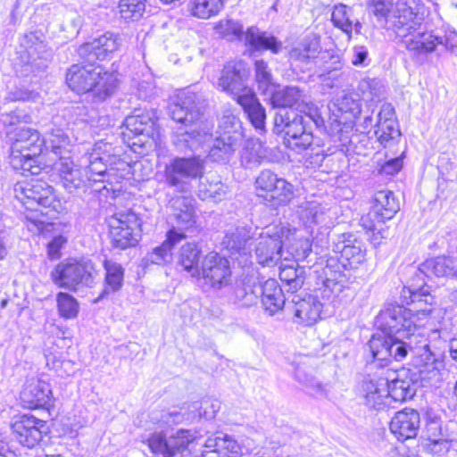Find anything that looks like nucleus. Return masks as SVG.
Segmentation results:
<instances>
[{
	"label": "nucleus",
	"mask_w": 457,
	"mask_h": 457,
	"mask_svg": "<svg viewBox=\"0 0 457 457\" xmlns=\"http://www.w3.org/2000/svg\"><path fill=\"white\" fill-rule=\"evenodd\" d=\"M117 9L121 19L136 21L143 16L145 10V0H120Z\"/></svg>",
	"instance_id": "49"
},
{
	"label": "nucleus",
	"mask_w": 457,
	"mask_h": 457,
	"mask_svg": "<svg viewBox=\"0 0 457 457\" xmlns=\"http://www.w3.org/2000/svg\"><path fill=\"white\" fill-rule=\"evenodd\" d=\"M195 438L192 431L186 429H179L170 436L164 431H154L147 436L145 443L155 457H175Z\"/></svg>",
	"instance_id": "14"
},
{
	"label": "nucleus",
	"mask_w": 457,
	"mask_h": 457,
	"mask_svg": "<svg viewBox=\"0 0 457 457\" xmlns=\"http://www.w3.org/2000/svg\"><path fill=\"white\" fill-rule=\"evenodd\" d=\"M420 423V413L413 409L405 408L392 418L390 430L398 440L404 441L416 436Z\"/></svg>",
	"instance_id": "27"
},
{
	"label": "nucleus",
	"mask_w": 457,
	"mask_h": 457,
	"mask_svg": "<svg viewBox=\"0 0 457 457\" xmlns=\"http://www.w3.org/2000/svg\"><path fill=\"white\" fill-rule=\"evenodd\" d=\"M334 105L341 115H337L338 120L354 121L356 116L360 114L361 108L358 101L351 96L345 95L337 98Z\"/></svg>",
	"instance_id": "52"
},
{
	"label": "nucleus",
	"mask_w": 457,
	"mask_h": 457,
	"mask_svg": "<svg viewBox=\"0 0 457 457\" xmlns=\"http://www.w3.org/2000/svg\"><path fill=\"white\" fill-rule=\"evenodd\" d=\"M331 21L336 28L347 35L348 39L352 38L353 31L356 34L361 33L362 24L353 16V8L346 4H338L334 6Z\"/></svg>",
	"instance_id": "31"
},
{
	"label": "nucleus",
	"mask_w": 457,
	"mask_h": 457,
	"mask_svg": "<svg viewBox=\"0 0 457 457\" xmlns=\"http://www.w3.org/2000/svg\"><path fill=\"white\" fill-rule=\"evenodd\" d=\"M22 148L21 151L17 153V154H12L11 156H20L21 154H25L24 156H38L42 152V148L44 146V139H41L40 134L37 131V133H32L30 137L24 143H22Z\"/></svg>",
	"instance_id": "60"
},
{
	"label": "nucleus",
	"mask_w": 457,
	"mask_h": 457,
	"mask_svg": "<svg viewBox=\"0 0 457 457\" xmlns=\"http://www.w3.org/2000/svg\"><path fill=\"white\" fill-rule=\"evenodd\" d=\"M270 95L271 96V102L276 107H283L282 109L290 107L296 110L300 109L303 112V109L307 105L305 95L297 87L289 86L280 90H275L274 88Z\"/></svg>",
	"instance_id": "33"
},
{
	"label": "nucleus",
	"mask_w": 457,
	"mask_h": 457,
	"mask_svg": "<svg viewBox=\"0 0 457 457\" xmlns=\"http://www.w3.org/2000/svg\"><path fill=\"white\" fill-rule=\"evenodd\" d=\"M296 297L295 296L293 299L295 303V322L308 327L314 325L320 318L322 303L317 296L312 295H308L297 300Z\"/></svg>",
	"instance_id": "29"
},
{
	"label": "nucleus",
	"mask_w": 457,
	"mask_h": 457,
	"mask_svg": "<svg viewBox=\"0 0 457 457\" xmlns=\"http://www.w3.org/2000/svg\"><path fill=\"white\" fill-rule=\"evenodd\" d=\"M15 439L23 446L33 448L47 433L46 423L33 415L23 414L14 418L11 424Z\"/></svg>",
	"instance_id": "17"
},
{
	"label": "nucleus",
	"mask_w": 457,
	"mask_h": 457,
	"mask_svg": "<svg viewBox=\"0 0 457 457\" xmlns=\"http://www.w3.org/2000/svg\"><path fill=\"white\" fill-rule=\"evenodd\" d=\"M254 189L258 197L274 206L286 205L295 196L294 186L268 169L256 177Z\"/></svg>",
	"instance_id": "13"
},
{
	"label": "nucleus",
	"mask_w": 457,
	"mask_h": 457,
	"mask_svg": "<svg viewBox=\"0 0 457 457\" xmlns=\"http://www.w3.org/2000/svg\"><path fill=\"white\" fill-rule=\"evenodd\" d=\"M298 217L312 237V245L318 244V235H321L320 241H326V235L320 229L328 228L332 224L329 209L317 200L305 201L298 206Z\"/></svg>",
	"instance_id": "15"
},
{
	"label": "nucleus",
	"mask_w": 457,
	"mask_h": 457,
	"mask_svg": "<svg viewBox=\"0 0 457 457\" xmlns=\"http://www.w3.org/2000/svg\"><path fill=\"white\" fill-rule=\"evenodd\" d=\"M20 398L23 406L28 409L45 408L52 402L51 386L42 378H27L21 391Z\"/></svg>",
	"instance_id": "21"
},
{
	"label": "nucleus",
	"mask_w": 457,
	"mask_h": 457,
	"mask_svg": "<svg viewBox=\"0 0 457 457\" xmlns=\"http://www.w3.org/2000/svg\"><path fill=\"white\" fill-rule=\"evenodd\" d=\"M315 71L319 77H326L332 75L333 78H337L343 73V60L340 54L332 50H323L321 54L314 62Z\"/></svg>",
	"instance_id": "38"
},
{
	"label": "nucleus",
	"mask_w": 457,
	"mask_h": 457,
	"mask_svg": "<svg viewBox=\"0 0 457 457\" xmlns=\"http://www.w3.org/2000/svg\"><path fill=\"white\" fill-rule=\"evenodd\" d=\"M320 120L316 113L299 114L294 110L280 109L274 118V130L284 133L287 146L300 154L312 145V129L319 126Z\"/></svg>",
	"instance_id": "7"
},
{
	"label": "nucleus",
	"mask_w": 457,
	"mask_h": 457,
	"mask_svg": "<svg viewBox=\"0 0 457 457\" xmlns=\"http://www.w3.org/2000/svg\"><path fill=\"white\" fill-rule=\"evenodd\" d=\"M245 43L254 50H270L273 54H278L281 49V42L274 36L254 27L247 29Z\"/></svg>",
	"instance_id": "40"
},
{
	"label": "nucleus",
	"mask_w": 457,
	"mask_h": 457,
	"mask_svg": "<svg viewBox=\"0 0 457 457\" xmlns=\"http://www.w3.org/2000/svg\"><path fill=\"white\" fill-rule=\"evenodd\" d=\"M386 378L380 375H368L356 386V395L369 409L377 411L389 407Z\"/></svg>",
	"instance_id": "16"
},
{
	"label": "nucleus",
	"mask_w": 457,
	"mask_h": 457,
	"mask_svg": "<svg viewBox=\"0 0 457 457\" xmlns=\"http://www.w3.org/2000/svg\"><path fill=\"white\" fill-rule=\"evenodd\" d=\"M185 234L179 232L175 228L167 232L166 240L159 246L153 249L146 256V261L154 264H164L172 260V249L174 245L185 238Z\"/></svg>",
	"instance_id": "35"
},
{
	"label": "nucleus",
	"mask_w": 457,
	"mask_h": 457,
	"mask_svg": "<svg viewBox=\"0 0 457 457\" xmlns=\"http://www.w3.org/2000/svg\"><path fill=\"white\" fill-rule=\"evenodd\" d=\"M154 118L153 112L136 109L133 114L126 117L123 125L134 135H150L154 130Z\"/></svg>",
	"instance_id": "39"
},
{
	"label": "nucleus",
	"mask_w": 457,
	"mask_h": 457,
	"mask_svg": "<svg viewBox=\"0 0 457 457\" xmlns=\"http://www.w3.org/2000/svg\"><path fill=\"white\" fill-rule=\"evenodd\" d=\"M14 197L28 210L26 220L32 225H28L29 230L34 228L40 231L45 221L39 213L38 207L50 208L58 211L61 202L56 198L54 189L46 182L31 179L18 181L13 187Z\"/></svg>",
	"instance_id": "6"
},
{
	"label": "nucleus",
	"mask_w": 457,
	"mask_h": 457,
	"mask_svg": "<svg viewBox=\"0 0 457 457\" xmlns=\"http://www.w3.org/2000/svg\"><path fill=\"white\" fill-rule=\"evenodd\" d=\"M220 136H227L235 142L243 143L245 137L242 123L238 117L233 113H226L220 121Z\"/></svg>",
	"instance_id": "46"
},
{
	"label": "nucleus",
	"mask_w": 457,
	"mask_h": 457,
	"mask_svg": "<svg viewBox=\"0 0 457 457\" xmlns=\"http://www.w3.org/2000/svg\"><path fill=\"white\" fill-rule=\"evenodd\" d=\"M322 51L320 36L314 32H309L291 48L289 60L307 67L314 64Z\"/></svg>",
	"instance_id": "25"
},
{
	"label": "nucleus",
	"mask_w": 457,
	"mask_h": 457,
	"mask_svg": "<svg viewBox=\"0 0 457 457\" xmlns=\"http://www.w3.org/2000/svg\"><path fill=\"white\" fill-rule=\"evenodd\" d=\"M428 10L422 0H397L394 14L396 37L415 58L435 52L444 44V37L426 29Z\"/></svg>",
	"instance_id": "4"
},
{
	"label": "nucleus",
	"mask_w": 457,
	"mask_h": 457,
	"mask_svg": "<svg viewBox=\"0 0 457 457\" xmlns=\"http://www.w3.org/2000/svg\"><path fill=\"white\" fill-rule=\"evenodd\" d=\"M150 417L154 423L158 424L162 428H170L181 423L185 420V414L182 413L181 410H178L177 408L162 411H153Z\"/></svg>",
	"instance_id": "55"
},
{
	"label": "nucleus",
	"mask_w": 457,
	"mask_h": 457,
	"mask_svg": "<svg viewBox=\"0 0 457 457\" xmlns=\"http://www.w3.org/2000/svg\"><path fill=\"white\" fill-rule=\"evenodd\" d=\"M94 272L95 268L91 260L68 258L54 268L50 277L57 287L77 291L80 287H91Z\"/></svg>",
	"instance_id": "11"
},
{
	"label": "nucleus",
	"mask_w": 457,
	"mask_h": 457,
	"mask_svg": "<svg viewBox=\"0 0 457 457\" xmlns=\"http://www.w3.org/2000/svg\"><path fill=\"white\" fill-rule=\"evenodd\" d=\"M27 116L23 115L20 111H13L11 112L1 113L0 122L7 128H12L20 123L21 119H26Z\"/></svg>",
	"instance_id": "64"
},
{
	"label": "nucleus",
	"mask_w": 457,
	"mask_h": 457,
	"mask_svg": "<svg viewBox=\"0 0 457 457\" xmlns=\"http://www.w3.org/2000/svg\"><path fill=\"white\" fill-rule=\"evenodd\" d=\"M141 230H134L131 227L129 228L118 229L114 227L110 228V237L112 245L116 248L126 249L134 246L140 238Z\"/></svg>",
	"instance_id": "47"
},
{
	"label": "nucleus",
	"mask_w": 457,
	"mask_h": 457,
	"mask_svg": "<svg viewBox=\"0 0 457 457\" xmlns=\"http://www.w3.org/2000/svg\"><path fill=\"white\" fill-rule=\"evenodd\" d=\"M395 114V109L391 104H382L378 113L374 134L384 147L394 145L401 136Z\"/></svg>",
	"instance_id": "24"
},
{
	"label": "nucleus",
	"mask_w": 457,
	"mask_h": 457,
	"mask_svg": "<svg viewBox=\"0 0 457 457\" xmlns=\"http://www.w3.org/2000/svg\"><path fill=\"white\" fill-rule=\"evenodd\" d=\"M226 0H190L188 12L197 19L208 20L217 16L225 7Z\"/></svg>",
	"instance_id": "42"
},
{
	"label": "nucleus",
	"mask_w": 457,
	"mask_h": 457,
	"mask_svg": "<svg viewBox=\"0 0 457 457\" xmlns=\"http://www.w3.org/2000/svg\"><path fill=\"white\" fill-rule=\"evenodd\" d=\"M120 45L121 38L120 35L107 31L81 45L78 53L81 58L92 62L95 60H105L111 57Z\"/></svg>",
	"instance_id": "18"
},
{
	"label": "nucleus",
	"mask_w": 457,
	"mask_h": 457,
	"mask_svg": "<svg viewBox=\"0 0 457 457\" xmlns=\"http://www.w3.org/2000/svg\"><path fill=\"white\" fill-rule=\"evenodd\" d=\"M400 376V374H397L395 378L391 379L386 377L389 406L393 402H403L413 395V391L411 388V380L401 378Z\"/></svg>",
	"instance_id": "44"
},
{
	"label": "nucleus",
	"mask_w": 457,
	"mask_h": 457,
	"mask_svg": "<svg viewBox=\"0 0 457 457\" xmlns=\"http://www.w3.org/2000/svg\"><path fill=\"white\" fill-rule=\"evenodd\" d=\"M228 261L215 252H211L203 260L200 275L212 287H220L228 283L230 277Z\"/></svg>",
	"instance_id": "23"
},
{
	"label": "nucleus",
	"mask_w": 457,
	"mask_h": 457,
	"mask_svg": "<svg viewBox=\"0 0 457 457\" xmlns=\"http://www.w3.org/2000/svg\"><path fill=\"white\" fill-rule=\"evenodd\" d=\"M239 151L240 162L245 169H253L260 165L266 157V149L259 138L250 137L241 145Z\"/></svg>",
	"instance_id": "34"
},
{
	"label": "nucleus",
	"mask_w": 457,
	"mask_h": 457,
	"mask_svg": "<svg viewBox=\"0 0 457 457\" xmlns=\"http://www.w3.org/2000/svg\"><path fill=\"white\" fill-rule=\"evenodd\" d=\"M203 457H241L238 443L230 436L217 432L209 436L204 443Z\"/></svg>",
	"instance_id": "26"
},
{
	"label": "nucleus",
	"mask_w": 457,
	"mask_h": 457,
	"mask_svg": "<svg viewBox=\"0 0 457 457\" xmlns=\"http://www.w3.org/2000/svg\"><path fill=\"white\" fill-rule=\"evenodd\" d=\"M173 213L170 217L173 228L179 232L187 230L195 224V212L191 199L185 196L173 198L171 201Z\"/></svg>",
	"instance_id": "30"
},
{
	"label": "nucleus",
	"mask_w": 457,
	"mask_h": 457,
	"mask_svg": "<svg viewBox=\"0 0 457 457\" xmlns=\"http://www.w3.org/2000/svg\"><path fill=\"white\" fill-rule=\"evenodd\" d=\"M399 210V202L392 191L380 190L375 193L370 211L360 220L361 226L371 233L370 240L373 244H379V239L384 237V223L393 219Z\"/></svg>",
	"instance_id": "10"
},
{
	"label": "nucleus",
	"mask_w": 457,
	"mask_h": 457,
	"mask_svg": "<svg viewBox=\"0 0 457 457\" xmlns=\"http://www.w3.org/2000/svg\"><path fill=\"white\" fill-rule=\"evenodd\" d=\"M427 311L412 312L402 305L388 304L377 315L375 333L368 343L374 361L386 366L392 360L402 361L412 351V339L424 337L428 320Z\"/></svg>",
	"instance_id": "2"
},
{
	"label": "nucleus",
	"mask_w": 457,
	"mask_h": 457,
	"mask_svg": "<svg viewBox=\"0 0 457 457\" xmlns=\"http://www.w3.org/2000/svg\"><path fill=\"white\" fill-rule=\"evenodd\" d=\"M97 65L73 64L67 71L66 83L68 87L79 94L87 93L92 89L93 81L98 77Z\"/></svg>",
	"instance_id": "28"
},
{
	"label": "nucleus",
	"mask_w": 457,
	"mask_h": 457,
	"mask_svg": "<svg viewBox=\"0 0 457 457\" xmlns=\"http://www.w3.org/2000/svg\"><path fill=\"white\" fill-rule=\"evenodd\" d=\"M457 270V259L453 257L438 256L428 259L422 262L415 273V283L404 287L402 293L404 298L403 303L409 304L420 301L421 296L428 294L426 288L427 282L425 278L432 276L441 278H453Z\"/></svg>",
	"instance_id": "9"
},
{
	"label": "nucleus",
	"mask_w": 457,
	"mask_h": 457,
	"mask_svg": "<svg viewBox=\"0 0 457 457\" xmlns=\"http://www.w3.org/2000/svg\"><path fill=\"white\" fill-rule=\"evenodd\" d=\"M332 250L340 254V260L346 268L356 269L364 262L366 249L364 244L355 235L344 233L337 236L333 242Z\"/></svg>",
	"instance_id": "19"
},
{
	"label": "nucleus",
	"mask_w": 457,
	"mask_h": 457,
	"mask_svg": "<svg viewBox=\"0 0 457 457\" xmlns=\"http://www.w3.org/2000/svg\"><path fill=\"white\" fill-rule=\"evenodd\" d=\"M370 54L367 46L354 45L351 49V62L357 67H367L370 63Z\"/></svg>",
	"instance_id": "62"
},
{
	"label": "nucleus",
	"mask_w": 457,
	"mask_h": 457,
	"mask_svg": "<svg viewBox=\"0 0 457 457\" xmlns=\"http://www.w3.org/2000/svg\"><path fill=\"white\" fill-rule=\"evenodd\" d=\"M56 303L59 315L66 320L78 316L79 305L75 297L69 293L59 292L56 295Z\"/></svg>",
	"instance_id": "51"
},
{
	"label": "nucleus",
	"mask_w": 457,
	"mask_h": 457,
	"mask_svg": "<svg viewBox=\"0 0 457 457\" xmlns=\"http://www.w3.org/2000/svg\"><path fill=\"white\" fill-rule=\"evenodd\" d=\"M228 192V187L222 183L216 175H209L199 185V197L203 200L212 199L219 202L224 199Z\"/></svg>",
	"instance_id": "41"
},
{
	"label": "nucleus",
	"mask_w": 457,
	"mask_h": 457,
	"mask_svg": "<svg viewBox=\"0 0 457 457\" xmlns=\"http://www.w3.org/2000/svg\"><path fill=\"white\" fill-rule=\"evenodd\" d=\"M201 250L195 243H187L180 248L179 262L193 277L200 276L199 258Z\"/></svg>",
	"instance_id": "43"
},
{
	"label": "nucleus",
	"mask_w": 457,
	"mask_h": 457,
	"mask_svg": "<svg viewBox=\"0 0 457 457\" xmlns=\"http://www.w3.org/2000/svg\"><path fill=\"white\" fill-rule=\"evenodd\" d=\"M201 96L189 90L177 94L170 106L171 119L180 123L175 132L174 144L182 152L201 151L208 153L213 162H228L242 143L235 142L227 136H220L213 139L214 124L204 118Z\"/></svg>",
	"instance_id": "1"
},
{
	"label": "nucleus",
	"mask_w": 457,
	"mask_h": 457,
	"mask_svg": "<svg viewBox=\"0 0 457 457\" xmlns=\"http://www.w3.org/2000/svg\"><path fill=\"white\" fill-rule=\"evenodd\" d=\"M303 270H297L293 266H286L280 269L279 278L285 281L291 290L296 291L302 287L303 278Z\"/></svg>",
	"instance_id": "57"
},
{
	"label": "nucleus",
	"mask_w": 457,
	"mask_h": 457,
	"mask_svg": "<svg viewBox=\"0 0 457 457\" xmlns=\"http://www.w3.org/2000/svg\"><path fill=\"white\" fill-rule=\"evenodd\" d=\"M295 378L305 386L307 394L317 398L326 396L325 386H322L316 378L307 374L302 368H297L295 370Z\"/></svg>",
	"instance_id": "54"
},
{
	"label": "nucleus",
	"mask_w": 457,
	"mask_h": 457,
	"mask_svg": "<svg viewBox=\"0 0 457 457\" xmlns=\"http://www.w3.org/2000/svg\"><path fill=\"white\" fill-rule=\"evenodd\" d=\"M109 228L117 227L118 229L129 228L131 227L134 230H141V223L138 216L132 211H120L115 212L109 218Z\"/></svg>",
	"instance_id": "50"
},
{
	"label": "nucleus",
	"mask_w": 457,
	"mask_h": 457,
	"mask_svg": "<svg viewBox=\"0 0 457 457\" xmlns=\"http://www.w3.org/2000/svg\"><path fill=\"white\" fill-rule=\"evenodd\" d=\"M415 362L423 381L435 386L442 381L445 368L443 353L434 351L429 345L425 344Z\"/></svg>",
	"instance_id": "20"
},
{
	"label": "nucleus",
	"mask_w": 457,
	"mask_h": 457,
	"mask_svg": "<svg viewBox=\"0 0 457 457\" xmlns=\"http://www.w3.org/2000/svg\"><path fill=\"white\" fill-rule=\"evenodd\" d=\"M25 154H21L20 156H11L10 155V162L12 166L15 170H21L22 171H28L32 175L38 174L40 171V167L37 164V156H24Z\"/></svg>",
	"instance_id": "59"
},
{
	"label": "nucleus",
	"mask_w": 457,
	"mask_h": 457,
	"mask_svg": "<svg viewBox=\"0 0 457 457\" xmlns=\"http://www.w3.org/2000/svg\"><path fill=\"white\" fill-rule=\"evenodd\" d=\"M204 170V162L200 155L175 157L165 165L164 177L168 185L187 192L191 187L190 181L202 178Z\"/></svg>",
	"instance_id": "12"
},
{
	"label": "nucleus",
	"mask_w": 457,
	"mask_h": 457,
	"mask_svg": "<svg viewBox=\"0 0 457 457\" xmlns=\"http://www.w3.org/2000/svg\"><path fill=\"white\" fill-rule=\"evenodd\" d=\"M253 239L249 237L248 231L245 228H237L228 230L223 239L222 244L232 251L246 253L248 248L253 245Z\"/></svg>",
	"instance_id": "45"
},
{
	"label": "nucleus",
	"mask_w": 457,
	"mask_h": 457,
	"mask_svg": "<svg viewBox=\"0 0 457 457\" xmlns=\"http://www.w3.org/2000/svg\"><path fill=\"white\" fill-rule=\"evenodd\" d=\"M96 72L99 73L93 81L92 89L89 92L99 101H104L112 96L118 87L117 74L97 64Z\"/></svg>",
	"instance_id": "32"
},
{
	"label": "nucleus",
	"mask_w": 457,
	"mask_h": 457,
	"mask_svg": "<svg viewBox=\"0 0 457 457\" xmlns=\"http://www.w3.org/2000/svg\"><path fill=\"white\" fill-rule=\"evenodd\" d=\"M254 68L258 89L264 95H270L275 88L271 70L263 60H257L254 63Z\"/></svg>",
	"instance_id": "48"
},
{
	"label": "nucleus",
	"mask_w": 457,
	"mask_h": 457,
	"mask_svg": "<svg viewBox=\"0 0 457 457\" xmlns=\"http://www.w3.org/2000/svg\"><path fill=\"white\" fill-rule=\"evenodd\" d=\"M234 301L241 306H252L261 298L262 304L270 315L282 310L285 304V296L278 282L269 278L263 282L257 278L245 279L234 289Z\"/></svg>",
	"instance_id": "8"
},
{
	"label": "nucleus",
	"mask_w": 457,
	"mask_h": 457,
	"mask_svg": "<svg viewBox=\"0 0 457 457\" xmlns=\"http://www.w3.org/2000/svg\"><path fill=\"white\" fill-rule=\"evenodd\" d=\"M44 355L46 358V365L49 369L58 370L62 364H71V361H62L61 360V354L55 349L52 350L46 348L44 350Z\"/></svg>",
	"instance_id": "63"
},
{
	"label": "nucleus",
	"mask_w": 457,
	"mask_h": 457,
	"mask_svg": "<svg viewBox=\"0 0 457 457\" xmlns=\"http://www.w3.org/2000/svg\"><path fill=\"white\" fill-rule=\"evenodd\" d=\"M119 153L112 144L98 141L91 149H87L80 160V165L85 167V174L74 165L70 156L59 160L55 163V170L63 187L71 192L91 183H119L131 174V166L120 158Z\"/></svg>",
	"instance_id": "3"
},
{
	"label": "nucleus",
	"mask_w": 457,
	"mask_h": 457,
	"mask_svg": "<svg viewBox=\"0 0 457 457\" xmlns=\"http://www.w3.org/2000/svg\"><path fill=\"white\" fill-rule=\"evenodd\" d=\"M44 146L50 150L59 160L69 157L72 151V138L62 129H53L44 139Z\"/></svg>",
	"instance_id": "37"
},
{
	"label": "nucleus",
	"mask_w": 457,
	"mask_h": 457,
	"mask_svg": "<svg viewBox=\"0 0 457 457\" xmlns=\"http://www.w3.org/2000/svg\"><path fill=\"white\" fill-rule=\"evenodd\" d=\"M104 266L105 269V282L107 288L113 292L119 290L123 282V268L120 264L112 260H105L104 262Z\"/></svg>",
	"instance_id": "53"
},
{
	"label": "nucleus",
	"mask_w": 457,
	"mask_h": 457,
	"mask_svg": "<svg viewBox=\"0 0 457 457\" xmlns=\"http://www.w3.org/2000/svg\"><path fill=\"white\" fill-rule=\"evenodd\" d=\"M37 129H33L31 128L21 127L14 129V131H7L9 135L12 149V154H17L19 151L23 147L22 143L26 142L32 133H37Z\"/></svg>",
	"instance_id": "58"
},
{
	"label": "nucleus",
	"mask_w": 457,
	"mask_h": 457,
	"mask_svg": "<svg viewBox=\"0 0 457 457\" xmlns=\"http://www.w3.org/2000/svg\"><path fill=\"white\" fill-rule=\"evenodd\" d=\"M249 68L242 60L228 62L218 81V87L232 96L242 106L252 125L258 130L265 128V109L247 85Z\"/></svg>",
	"instance_id": "5"
},
{
	"label": "nucleus",
	"mask_w": 457,
	"mask_h": 457,
	"mask_svg": "<svg viewBox=\"0 0 457 457\" xmlns=\"http://www.w3.org/2000/svg\"><path fill=\"white\" fill-rule=\"evenodd\" d=\"M194 411H196L197 413L193 416L204 417L206 420H212L215 417L216 412L219 411L220 407V403L217 400H204L201 403H194L192 404Z\"/></svg>",
	"instance_id": "61"
},
{
	"label": "nucleus",
	"mask_w": 457,
	"mask_h": 457,
	"mask_svg": "<svg viewBox=\"0 0 457 457\" xmlns=\"http://www.w3.org/2000/svg\"><path fill=\"white\" fill-rule=\"evenodd\" d=\"M354 121L336 120L331 125V138L336 147L341 152H349L351 145L354 144V138L358 137L353 134Z\"/></svg>",
	"instance_id": "36"
},
{
	"label": "nucleus",
	"mask_w": 457,
	"mask_h": 457,
	"mask_svg": "<svg viewBox=\"0 0 457 457\" xmlns=\"http://www.w3.org/2000/svg\"><path fill=\"white\" fill-rule=\"evenodd\" d=\"M216 32L228 40L238 38L242 36V24L234 20H221L215 26Z\"/></svg>",
	"instance_id": "56"
},
{
	"label": "nucleus",
	"mask_w": 457,
	"mask_h": 457,
	"mask_svg": "<svg viewBox=\"0 0 457 457\" xmlns=\"http://www.w3.org/2000/svg\"><path fill=\"white\" fill-rule=\"evenodd\" d=\"M276 228H267L255 240V255L262 265L277 263L282 256V240Z\"/></svg>",
	"instance_id": "22"
}]
</instances>
